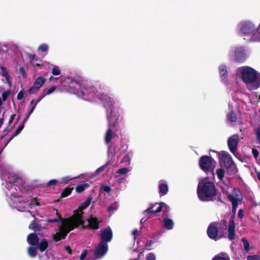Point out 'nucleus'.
Listing matches in <instances>:
<instances>
[{"label":"nucleus","instance_id":"6e6d98bb","mask_svg":"<svg viewBox=\"0 0 260 260\" xmlns=\"http://www.w3.org/2000/svg\"><path fill=\"white\" fill-rule=\"evenodd\" d=\"M45 96L46 95H45L44 93L42 91V92L41 93L40 96H39L38 99H37V100L36 101V103L35 104H36V105H37Z\"/></svg>","mask_w":260,"mask_h":260},{"label":"nucleus","instance_id":"e433bc0d","mask_svg":"<svg viewBox=\"0 0 260 260\" xmlns=\"http://www.w3.org/2000/svg\"><path fill=\"white\" fill-rule=\"evenodd\" d=\"M56 89V87L55 86H52L49 89H44V90H43V92L44 93L45 95H47L48 94L52 93Z\"/></svg>","mask_w":260,"mask_h":260},{"label":"nucleus","instance_id":"49530a36","mask_svg":"<svg viewBox=\"0 0 260 260\" xmlns=\"http://www.w3.org/2000/svg\"><path fill=\"white\" fill-rule=\"evenodd\" d=\"M212 260H230L229 257L222 254V256H217L213 258Z\"/></svg>","mask_w":260,"mask_h":260},{"label":"nucleus","instance_id":"a211bd4d","mask_svg":"<svg viewBox=\"0 0 260 260\" xmlns=\"http://www.w3.org/2000/svg\"><path fill=\"white\" fill-rule=\"evenodd\" d=\"M39 241V237L35 233L29 234L27 237V243L31 246H36Z\"/></svg>","mask_w":260,"mask_h":260},{"label":"nucleus","instance_id":"dca6fc26","mask_svg":"<svg viewBox=\"0 0 260 260\" xmlns=\"http://www.w3.org/2000/svg\"><path fill=\"white\" fill-rule=\"evenodd\" d=\"M102 98L104 101H106V102H105L104 107L106 108H107V107L111 108V107L112 106V104L111 101L110 100V98L109 97L107 96L106 95H105L104 96H103ZM110 109H110V111H111L110 114H109L108 113V111L107 112V118L109 121V124L110 127L114 126V124L112 123V110L111 108H110Z\"/></svg>","mask_w":260,"mask_h":260},{"label":"nucleus","instance_id":"5fc2aeb1","mask_svg":"<svg viewBox=\"0 0 260 260\" xmlns=\"http://www.w3.org/2000/svg\"><path fill=\"white\" fill-rule=\"evenodd\" d=\"M87 254V250H83V251L82 252V253H81V254L80 256V259L81 260H84V258H85V257L86 256Z\"/></svg>","mask_w":260,"mask_h":260},{"label":"nucleus","instance_id":"a19ab883","mask_svg":"<svg viewBox=\"0 0 260 260\" xmlns=\"http://www.w3.org/2000/svg\"><path fill=\"white\" fill-rule=\"evenodd\" d=\"M52 74L54 76L59 75L60 74V70L58 67L53 66L52 69Z\"/></svg>","mask_w":260,"mask_h":260},{"label":"nucleus","instance_id":"6e6552de","mask_svg":"<svg viewBox=\"0 0 260 260\" xmlns=\"http://www.w3.org/2000/svg\"><path fill=\"white\" fill-rule=\"evenodd\" d=\"M229 55L234 57V59L238 62H242L246 58L245 50L243 47H237L232 49L229 52Z\"/></svg>","mask_w":260,"mask_h":260},{"label":"nucleus","instance_id":"9d476101","mask_svg":"<svg viewBox=\"0 0 260 260\" xmlns=\"http://www.w3.org/2000/svg\"><path fill=\"white\" fill-rule=\"evenodd\" d=\"M215 161L212 158L206 155L202 156L199 161L201 169L205 172L213 170L215 167Z\"/></svg>","mask_w":260,"mask_h":260},{"label":"nucleus","instance_id":"603ef678","mask_svg":"<svg viewBox=\"0 0 260 260\" xmlns=\"http://www.w3.org/2000/svg\"><path fill=\"white\" fill-rule=\"evenodd\" d=\"M140 232H141V230H138L137 229H135L133 230V231L132 232V234L134 236L135 239L139 236Z\"/></svg>","mask_w":260,"mask_h":260},{"label":"nucleus","instance_id":"423d86ee","mask_svg":"<svg viewBox=\"0 0 260 260\" xmlns=\"http://www.w3.org/2000/svg\"><path fill=\"white\" fill-rule=\"evenodd\" d=\"M79 220L80 221L79 223L73 222L74 225L77 226V228L98 230L100 228L99 225L101 221H100L96 217L90 216L88 218H87L86 220L88 221V224L87 225H84L85 221L82 219V218H80Z\"/></svg>","mask_w":260,"mask_h":260},{"label":"nucleus","instance_id":"ddd939ff","mask_svg":"<svg viewBox=\"0 0 260 260\" xmlns=\"http://www.w3.org/2000/svg\"><path fill=\"white\" fill-rule=\"evenodd\" d=\"M239 138L237 135H234L230 137L228 141V144L231 152L236 155L237 151V147L239 142Z\"/></svg>","mask_w":260,"mask_h":260},{"label":"nucleus","instance_id":"39448f33","mask_svg":"<svg viewBox=\"0 0 260 260\" xmlns=\"http://www.w3.org/2000/svg\"><path fill=\"white\" fill-rule=\"evenodd\" d=\"M72 219V218H64L63 219L62 223L59 226V232L53 236L54 241L58 242L64 239L70 231L77 228V226L74 225Z\"/></svg>","mask_w":260,"mask_h":260},{"label":"nucleus","instance_id":"1a4fd4ad","mask_svg":"<svg viewBox=\"0 0 260 260\" xmlns=\"http://www.w3.org/2000/svg\"><path fill=\"white\" fill-rule=\"evenodd\" d=\"M218 156L219 162L221 166L228 168H235L231 155L225 151L217 152Z\"/></svg>","mask_w":260,"mask_h":260},{"label":"nucleus","instance_id":"c03bdc74","mask_svg":"<svg viewBox=\"0 0 260 260\" xmlns=\"http://www.w3.org/2000/svg\"><path fill=\"white\" fill-rule=\"evenodd\" d=\"M38 50L41 51V52H46L48 50V46L47 45L45 44H41L39 46Z\"/></svg>","mask_w":260,"mask_h":260},{"label":"nucleus","instance_id":"a18cd8bd","mask_svg":"<svg viewBox=\"0 0 260 260\" xmlns=\"http://www.w3.org/2000/svg\"><path fill=\"white\" fill-rule=\"evenodd\" d=\"M126 177L125 176H121V175H118V178H115V182L122 183L124 182L125 181Z\"/></svg>","mask_w":260,"mask_h":260},{"label":"nucleus","instance_id":"20e7f679","mask_svg":"<svg viewBox=\"0 0 260 260\" xmlns=\"http://www.w3.org/2000/svg\"><path fill=\"white\" fill-rule=\"evenodd\" d=\"M197 193L199 198L203 201H208L216 196V189L214 183L206 177L199 181Z\"/></svg>","mask_w":260,"mask_h":260},{"label":"nucleus","instance_id":"7ed1b4c3","mask_svg":"<svg viewBox=\"0 0 260 260\" xmlns=\"http://www.w3.org/2000/svg\"><path fill=\"white\" fill-rule=\"evenodd\" d=\"M228 199L232 203V212L234 216L230 218L228 228V238L230 240H233L235 238V223L234 222V216L236 213L237 208L238 206V203L240 202L242 197L240 191L237 189H233L232 192L228 196Z\"/></svg>","mask_w":260,"mask_h":260},{"label":"nucleus","instance_id":"9b49d317","mask_svg":"<svg viewBox=\"0 0 260 260\" xmlns=\"http://www.w3.org/2000/svg\"><path fill=\"white\" fill-rule=\"evenodd\" d=\"M46 79L42 77H38L35 80L33 86L28 90L30 94H34L38 91L42 85L45 83Z\"/></svg>","mask_w":260,"mask_h":260},{"label":"nucleus","instance_id":"cd10ccee","mask_svg":"<svg viewBox=\"0 0 260 260\" xmlns=\"http://www.w3.org/2000/svg\"><path fill=\"white\" fill-rule=\"evenodd\" d=\"M89 185L88 183H82L76 187V191L78 193L82 192L85 189L88 188Z\"/></svg>","mask_w":260,"mask_h":260},{"label":"nucleus","instance_id":"79ce46f5","mask_svg":"<svg viewBox=\"0 0 260 260\" xmlns=\"http://www.w3.org/2000/svg\"><path fill=\"white\" fill-rule=\"evenodd\" d=\"M85 88L89 92H94L95 93L98 91L97 89L94 86H88L86 85Z\"/></svg>","mask_w":260,"mask_h":260},{"label":"nucleus","instance_id":"473e14b6","mask_svg":"<svg viewBox=\"0 0 260 260\" xmlns=\"http://www.w3.org/2000/svg\"><path fill=\"white\" fill-rule=\"evenodd\" d=\"M74 189V187H66L62 191L60 197L61 198H66L68 197Z\"/></svg>","mask_w":260,"mask_h":260},{"label":"nucleus","instance_id":"052dcab7","mask_svg":"<svg viewBox=\"0 0 260 260\" xmlns=\"http://www.w3.org/2000/svg\"><path fill=\"white\" fill-rule=\"evenodd\" d=\"M238 216L239 218L241 219L244 217L243 211L242 209H240L238 211Z\"/></svg>","mask_w":260,"mask_h":260},{"label":"nucleus","instance_id":"8fccbe9b","mask_svg":"<svg viewBox=\"0 0 260 260\" xmlns=\"http://www.w3.org/2000/svg\"><path fill=\"white\" fill-rule=\"evenodd\" d=\"M247 260H260V256L258 255H249Z\"/></svg>","mask_w":260,"mask_h":260},{"label":"nucleus","instance_id":"6ab92c4d","mask_svg":"<svg viewBox=\"0 0 260 260\" xmlns=\"http://www.w3.org/2000/svg\"><path fill=\"white\" fill-rule=\"evenodd\" d=\"M27 55L34 67H39L42 64V60L35 54L29 53H27Z\"/></svg>","mask_w":260,"mask_h":260},{"label":"nucleus","instance_id":"aec40b11","mask_svg":"<svg viewBox=\"0 0 260 260\" xmlns=\"http://www.w3.org/2000/svg\"><path fill=\"white\" fill-rule=\"evenodd\" d=\"M217 229L214 225L211 224L207 229V234L211 238L216 240L217 239Z\"/></svg>","mask_w":260,"mask_h":260},{"label":"nucleus","instance_id":"09e8293b","mask_svg":"<svg viewBox=\"0 0 260 260\" xmlns=\"http://www.w3.org/2000/svg\"><path fill=\"white\" fill-rule=\"evenodd\" d=\"M101 190H103L105 192H106L107 193H109L111 191V188L109 186L104 185V186H102L101 187Z\"/></svg>","mask_w":260,"mask_h":260},{"label":"nucleus","instance_id":"e2e57ef3","mask_svg":"<svg viewBox=\"0 0 260 260\" xmlns=\"http://www.w3.org/2000/svg\"><path fill=\"white\" fill-rule=\"evenodd\" d=\"M15 116H16V115L15 114H13L11 116V117L9 120V122H8V123L9 125H10L12 123L13 121L14 120V119L15 117Z\"/></svg>","mask_w":260,"mask_h":260},{"label":"nucleus","instance_id":"c85d7f7f","mask_svg":"<svg viewBox=\"0 0 260 260\" xmlns=\"http://www.w3.org/2000/svg\"><path fill=\"white\" fill-rule=\"evenodd\" d=\"M133 156V152L129 151L124 155L122 160H121V163L127 162L128 165H130L131 162V159Z\"/></svg>","mask_w":260,"mask_h":260},{"label":"nucleus","instance_id":"4d7b16f0","mask_svg":"<svg viewBox=\"0 0 260 260\" xmlns=\"http://www.w3.org/2000/svg\"><path fill=\"white\" fill-rule=\"evenodd\" d=\"M24 96V92L22 90L20 91L17 95V99L18 100H20L23 99Z\"/></svg>","mask_w":260,"mask_h":260},{"label":"nucleus","instance_id":"0eeeda50","mask_svg":"<svg viewBox=\"0 0 260 260\" xmlns=\"http://www.w3.org/2000/svg\"><path fill=\"white\" fill-rule=\"evenodd\" d=\"M92 197L89 196L86 200H85L83 203L81 204L78 210L74 211V214L70 217L69 218H72L71 220L73 222H76V223H79L80 221V218H82L83 214L84 213L83 210L88 207L90 204Z\"/></svg>","mask_w":260,"mask_h":260},{"label":"nucleus","instance_id":"37998d69","mask_svg":"<svg viewBox=\"0 0 260 260\" xmlns=\"http://www.w3.org/2000/svg\"><path fill=\"white\" fill-rule=\"evenodd\" d=\"M107 165H103L98 168L94 173V176L100 174L102 172H103L106 168Z\"/></svg>","mask_w":260,"mask_h":260},{"label":"nucleus","instance_id":"13d9d810","mask_svg":"<svg viewBox=\"0 0 260 260\" xmlns=\"http://www.w3.org/2000/svg\"><path fill=\"white\" fill-rule=\"evenodd\" d=\"M258 151L257 150L255 149H252V154H253V155L254 156V157L255 158H257V157H258Z\"/></svg>","mask_w":260,"mask_h":260},{"label":"nucleus","instance_id":"bf43d9fd","mask_svg":"<svg viewBox=\"0 0 260 260\" xmlns=\"http://www.w3.org/2000/svg\"><path fill=\"white\" fill-rule=\"evenodd\" d=\"M133 253L136 257H135L134 258H132V259H131V260H138L139 256H140V254L136 251H134Z\"/></svg>","mask_w":260,"mask_h":260},{"label":"nucleus","instance_id":"2f4dec72","mask_svg":"<svg viewBox=\"0 0 260 260\" xmlns=\"http://www.w3.org/2000/svg\"><path fill=\"white\" fill-rule=\"evenodd\" d=\"M56 214L57 216H58L57 218H54L53 219H48L46 221L48 222H59L60 221L61 222V223H62L63 219L64 218H62L60 215L58 213L57 210H56Z\"/></svg>","mask_w":260,"mask_h":260},{"label":"nucleus","instance_id":"774afa93","mask_svg":"<svg viewBox=\"0 0 260 260\" xmlns=\"http://www.w3.org/2000/svg\"><path fill=\"white\" fill-rule=\"evenodd\" d=\"M113 209H114V204H111V205H110V206H109V208H108V210H109V211H110V210H113Z\"/></svg>","mask_w":260,"mask_h":260},{"label":"nucleus","instance_id":"4c0bfd02","mask_svg":"<svg viewBox=\"0 0 260 260\" xmlns=\"http://www.w3.org/2000/svg\"><path fill=\"white\" fill-rule=\"evenodd\" d=\"M216 174L218 178L220 180H222L224 176V171L222 169H217L216 170Z\"/></svg>","mask_w":260,"mask_h":260},{"label":"nucleus","instance_id":"58836bf2","mask_svg":"<svg viewBox=\"0 0 260 260\" xmlns=\"http://www.w3.org/2000/svg\"><path fill=\"white\" fill-rule=\"evenodd\" d=\"M146 260H156V255L153 252H149L145 256Z\"/></svg>","mask_w":260,"mask_h":260},{"label":"nucleus","instance_id":"69168bd1","mask_svg":"<svg viewBox=\"0 0 260 260\" xmlns=\"http://www.w3.org/2000/svg\"><path fill=\"white\" fill-rule=\"evenodd\" d=\"M256 134V138L260 139V126L257 128Z\"/></svg>","mask_w":260,"mask_h":260},{"label":"nucleus","instance_id":"864d4df0","mask_svg":"<svg viewBox=\"0 0 260 260\" xmlns=\"http://www.w3.org/2000/svg\"><path fill=\"white\" fill-rule=\"evenodd\" d=\"M19 73L20 74L22 75V76L23 77H25V76H26V72H25V69L23 67L20 68V69L19 70Z\"/></svg>","mask_w":260,"mask_h":260},{"label":"nucleus","instance_id":"f3484780","mask_svg":"<svg viewBox=\"0 0 260 260\" xmlns=\"http://www.w3.org/2000/svg\"><path fill=\"white\" fill-rule=\"evenodd\" d=\"M167 207V205L164 203L160 204L155 203L152 204L151 206L146 210L144 212L148 213H155L160 212L162 210V208Z\"/></svg>","mask_w":260,"mask_h":260},{"label":"nucleus","instance_id":"7c9ffc66","mask_svg":"<svg viewBox=\"0 0 260 260\" xmlns=\"http://www.w3.org/2000/svg\"><path fill=\"white\" fill-rule=\"evenodd\" d=\"M227 119L231 122H234L237 120V115L233 111L227 114Z\"/></svg>","mask_w":260,"mask_h":260},{"label":"nucleus","instance_id":"c756f323","mask_svg":"<svg viewBox=\"0 0 260 260\" xmlns=\"http://www.w3.org/2000/svg\"><path fill=\"white\" fill-rule=\"evenodd\" d=\"M37 247L34 246L28 247L27 248V253L31 257H35L37 255Z\"/></svg>","mask_w":260,"mask_h":260},{"label":"nucleus","instance_id":"f257e3e1","mask_svg":"<svg viewBox=\"0 0 260 260\" xmlns=\"http://www.w3.org/2000/svg\"><path fill=\"white\" fill-rule=\"evenodd\" d=\"M236 75L237 78L242 80L250 90L257 89L260 86V74L251 67L243 66L238 68Z\"/></svg>","mask_w":260,"mask_h":260},{"label":"nucleus","instance_id":"de8ad7c7","mask_svg":"<svg viewBox=\"0 0 260 260\" xmlns=\"http://www.w3.org/2000/svg\"><path fill=\"white\" fill-rule=\"evenodd\" d=\"M10 91L8 90L2 93V101H6L9 95L10 94Z\"/></svg>","mask_w":260,"mask_h":260},{"label":"nucleus","instance_id":"a878e982","mask_svg":"<svg viewBox=\"0 0 260 260\" xmlns=\"http://www.w3.org/2000/svg\"><path fill=\"white\" fill-rule=\"evenodd\" d=\"M131 168H123L118 170L115 173V178H118V175L121 176H125L124 175L128 173L131 170Z\"/></svg>","mask_w":260,"mask_h":260},{"label":"nucleus","instance_id":"bb28decb","mask_svg":"<svg viewBox=\"0 0 260 260\" xmlns=\"http://www.w3.org/2000/svg\"><path fill=\"white\" fill-rule=\"evenodd\" d=\"M24 123L23 122H22V124L20 125L17 129L15 132L14 135L9 139V140L6 143L5 146H6L8 143L16 136H17L18 135H19L21 132L22 131L24 127Z\"/></svg>","mask_w":260,"mask_h":260},{"label":"nucleus","instance_id":"f03ea898","mask_svg":"<svg viewBox=\"0 0 260 260\" xmlns=\"http://www.w3.org/2000/svg\"><path fill=\"white\" fill-rule=\"evenodd\" d=\"M238 27L242 34L250 36V41L260 42V19L256 21L249 20L241 21Z\"/></svg>","mask_w":260,"mask_h":260},{"label":"nucleus","instance_id":"3c124183","mask_svg":"<svg viewBox=\"0 0 260 260\" xmlns=\"http://www.w3.org/2000/svg\"><path fill=\"white\" fill-rule=\"evenodd\" d=\"M57 181L56 179H52L50 180L45 185V186H55Z\"/></svg>","mask_w":260,"mask_h":260},{"label":"nucleus","instance_id":"4be33fe9","mask_svg":"<svg viewBox=\"0 0 260 260\" xmlns=\"http://www.w3.org/2000/svg\"><path fill=\"white\" fill-rule=\"evenodd\" d=\"M21 187L19 188L20 191L23 193H25L28 191H30L33 189L34 187L28 184L27 183L23 181L22 179L21 180V181L20 182L19 184Z\"/></svg>","mask_w":260,"mask_h":260},{"label":"nucleus","instance_id":"0e129e2a","mask_svg":"<svg viewBox=\"0 0 260 260\" xmlns=\"http://www.w3.org/2000/svg\"><path fill=\"white\" fill-rule=\"evenodd\" d=\"M65 250L68 252L69 254H72V250L69 246H66Z\"/></svg>","mask_w":260,"mask_h":260},{"label":"nucleus","instance_id":"2eb2a0df","mask_svg":"<svg viewBox=\"0 0 260 260\" xmlns=\"http://www.w3.org/2000/svg\"><path fill=\"white\" fill-rule=\"evenodd\" d=\"M108 249V244L100 242L95 249L94 254L98 258L102 257L106 253Z\"/></svg>","mask_w":260,"mask_h":260},{"label":"nucleus","instance_id":"680f3d73","mask_svg":"<svg viewBox=\"0 0 260 260\" xmlns=\"http://www.w3.org/2000/svg\"><path fill=\"white\" fill-rule=\"evenodd\" d=\"M2 75L4 77H6L7 80H8L9 76V74H8V72L7 70L2 72Z\"/></svg>","mask_w":260,"mask_h":260},{"label":"nucleus","instance_id":"4468645a","mask_svg":"<svg viewBox=\"0 0 260 260\" xmlns=\"http://www.w3.org/2000/svg\"><path fill=\"white\" fill-rule=\"evenodd\" d=\"M218 73L221 78V81L224 84L228 83L229 74L228 67L224 64H221L218 67Z\"/></svg>","mask_w":260,"mask_h":260},{"label":"nucleus","instance_id":"72a5a7b5","mask_svg":"<svg viewBox=\"0 0 260 260\" xmlns=\"http://www.w3.org/2000/svg\"><path fill=\"white\" fill-rule=\"evenodd\" d=\"M112 129L109 128L108 131H107V133H106V135H105V142L106 144H109L111 140H112Z\"/></svg>","mask_w":260,"mask_h":260},{"label":"nucleus","instance_id":"ea45409f","mask_svg":"<svg viewBox=\"0 0 260 260\" xmlns=\"http://www.w3.org/2000/svg\"><path fill=\"white\" fill-rule=\"evenodd\" d=\"M36 105H37L36 104H35L34 105H33L32 107L30 108V109L28 111L27 115L26 116L25 118L23 119V123H25L27 121L29 116L30 115V114L33 112L34 110H35Z\"/></svg>","mask_w":260,"mask_h":260},{"label":"nucleus","instance_id":"f704fd0d","mask_svg":"<svg viewBox=\"0 0 260 260\" xmlns=\"http://www.w3.org/2000/svg\"><path fill=\"white\" fill-rule=\"evenodd\" d=\"M29 228L35 231H39L40 229V225L35 220L32 221L29 226Z\"/></svg>","mask_w":260,"mask_h":260},{"label":"nucleus","instance_id":"393cba45","mask_svg":"<svg viewBox=\"0 0 260 260\" xmlns=\"http://www.w3.org/2000/svg\"><path fill=\"white\" fill-rule=\"evenodd\" d=\"M164 228L168 230L173 229L174 223L173 221L169 218H165L163 219Z\"/></svg>","mask_w":260,"mask_h":260},{"label":"nucleus","instance_id":"f8f14e48","mask_svg":"<svg viewBox=\"0 0 260 260\" xmlns=\"http://www.w3.org/2000/svg\"><path fill=\"white\" fill-rule=\"evenodd\" d=\"M112 231L110 228H106L101 231L100 234V242L104 243H108L112 239Z\"/></svg>","mask_w":260,"mask_h":260},{"label":"nucleus","instance_id":"5701e85b","mask_svg":"<svg viewBox=\"0 0 260 260\" xmlns=\"http://www.w3.org/2000/svg\"><path fill=\"white\" fill-rule=\"evenodd\" d=\"M22 179L21 178L16 174L12 175L8 181V183L12 185L11 188H13V187L15 188L16 185H15V183L20 184Z\"/></svg>","mask_w":260,"mask_h":260},{"label":"nucleus","instance_id":"c9c22d12","mask_svg":"<svg viewBox=\"0 0 260 260\" xmlns=\"http://www.w3.org/2000/svg\"><path fill=\"white\" fill-rule=\"evenodd\" d=\"M242 241L245 250L247 252L249 251L251 249V247L248 240L245 238H243Z\"/></svg>","mask_w":260,"mask_h":260},{"label":"nucleus","instance_id":"b1692460","mask_svg":"<svg viewBox=\"0 0 260 260\" xmlns=\"http://www.w3.org/2000/svg\"><path fill=\"white\" fill-rule=\"evenodd\" d=\"M36 246L40 252H43L48 247V241L46 239L43 238L40 242H38Z\"/></svg>","mask_w":260,"mask_h":260},{"label":"nucleus","instance_id":"338daca9","mask_svg":"<svg viewBox=\"0 0 260 260\" xmlns=\"http://www.w3.org/2000/svg\"><path fill=\"white\" fill-rule=\"evenodd\" d=\"M153 243V241L151 240L147 241L146 244L147 247H151V245Z\"/></svg>","mask_w":260,"mask_h":260},{"label":"nucleus","instance_id":"412c9836","mask_svg":"<svg viewBox=\"0 0 260 260\" xmlns=\"http://www.w3.org/2000/svg\"><path fill=\"white\" fill-rule=\"evenodd\" d=\"M158 188L159 193L162 195L167 194L169 189L168 184L165 181L163 180H160L159 181Z\"/></svg>","mask_w":260,"mask_h":260}]
</instances>
